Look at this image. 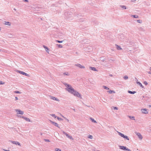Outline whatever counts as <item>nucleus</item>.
Here are the masks:
<instances>
[{"mask_svg":"<svg viewBox=\"0 0 151 151\" xmlns=\"http://www.w3.org/2000/svg\"><path fill=\"white\" fill-rule=\"evenodd\" d=\"M128 117L130 119L132 120H135V117L134 116H128Z\"/></svg>","mask_w":151,"mask_h":151,"instance_id":"nucleus-19","label":"nucleus"},{"mask_svg":"<svg viewBox=\"0 0 151 151\" xmlns=\"http://www.w3.org/2000/svg\"><path fill=\"white\" fill-rule=\"evenodd\" d=\"M110 93H115V92L114 91L110 90L109 91H108Z\"/></svg>","mask_w":151,"mask_h":151,"instance_id":"nucleus-25","label":"nucleus"},{"mask_svg":"<svg viewBox=\"0 0 151 151\" xmlns=\"http://www.w3.org/2000/svg\"><path fill=\"white\" fill-rule=\"evenodd\" d=\"M136 134L138 136L139 139H142V137L140 133L137 132L136 133Z\"/></svg>","mask_w":151,"mask_h":151,"instance_id":"nucleus-9","label":"nucleus"},{"mask_svg":"<svg viewBox=\"0 0 151 151\" xmlns=\"http://www.w3.org/2000/svg\"><path fill=\"white\" fill-rule=\"evenodd\" d=\"M14 92L15 93H21V92H20V91H15Z\"/></svg>","mask_w":151,"mask_h":151,"instance_id":"nucleus-30","label":"nucleus"},{"mask_svg":"<svg viewBox=\"0 0 151 151\" xmlns=\"http://www.w3.org/2000/svg\"><path fill=\"white\" fill-rule=\"evenodd\" d=\"M63 41L62 40V41H59V40H56V42H58V43H62L63 42Z\"/></svg>","mask_w":151,"mask_h":151,"instance_id":"nucleus-32","label":"nucleus"},{"mask_svg":"<svg viewBox=\"0 0 151 151\" xmlns=\"http://www.w3.org/2000/svg\"><path fill=\"white\" fill-rule=\"evenodd\" d=\"M120 40L121 41H124V39L123 38V39H122L121 37L120 38Z\"/></svg>","mask_w":151,"mask_h":151,"instance_id":"nucleus-44","label":"nucleus"},{"mask_svg":"<svg viewBox=\"0 0 151 151\" xmlns=\"http://www.w3.org/2000/svg\"><path fill=\"white\" fill-rule=\"evenodd\" d=\"M147 73H148V74H151V71L147 72Z\"/></svg>","mask_w":151,"mask_h":151,"instance_id":"nucleus-49","label":"nucleus"},{"mask_svg":"<svg viewBox=\"0 0 151 151\" xmlns=\"http://www.w3.org/2000/svg\"><path fill=\"white\" fill-rule=\"evenodd\" d=\"M150 70L151 71V67L150 68Z\"/></svg>","mask_w":151,"mask_h":151,"instance_id":"nucleus-58","label":"nucleus"},{"mask_svg":"<svg viewBox=\"0 0 151 151\" xmlns=\"http://www.w3.org/2000/svg\"><path fill=\"white\" fill-rule=\"evenodd\" d=\"M124 79L126 80L128 78V77L127 76H124Z\"/></svg>","mask_w":151,"mask_h":151,"instance_id":"nucleus-37","label":"nucleus"},{"mask_svg":"<svg viewBox=\"0 0 151 151\" xmlns=\"http://www.w3.org/2000/svg\"><path fill=\"white\" fill-rule=\"evenodd\" d=\"M82 16L81 15V14H77V15H76V16L78 17H79V18H80Z\"/></svg>","mask_w":151,"mask_h":151,"instance_id":"nucleus-31","label":"nucleus"},{"mask_svg":"<svg viewBox=\"0 0 151 151\" xmlns=\"http://www.w3.org/2000/svg\"><path fill=\"white\" fill-rule=\"evenodd\" d=\"M56 45L59 48H62L63 47L60 44H56Z\"/></svg>","mask_w":151,"mask_h":151,"instance_id":"nucleus-26","label":"nucleus"},{"mask_svg":"<svg viewBox=\"0 0 151 151\" xmlns=\"http://www.w3.org/2000/svg\"><path fill=\"white\" fill-rule=\"evenodd\" d=\"M143 83L145 85H147L148 84L147 83L146 81H145L143 82Z\"/></svg>","mask_w":151,"mask_h":151,"instance_id":"nucleus-42","label":"nucleus"},{"mask_svg":"<svg viewBox=\"0 0 151 151\" xmlns=\"http://www.w3.org/2000/svg\"><path fill=\"white\" fill-rule=\"evenodd\" d=\"M131 17H132L134 18H139V16L137 15H132L131 16Z\"/></svg>","mask_w":151,"mask_h":151,"instance_id":"nucleus-21","label":"nucleus"},{"mask_svg":"<svg viewBox=\"0 0 151 151\" xmlns=\"http://www.w3.org/2000/svg\"><path fill=\"white\" fill-rule=\"evenodd\" d=\"M63 134H65L66 135V134H67L65 132H64V131H63Z\"/></svg>","mask_w":151,"mask_h":151,"instance_id":"nucleus-46","label":"nucleus"},{"mask_svg":"<svg viewBox=\"0 0 151 151\" xmlns=\"http://www.w3.org/2000/svg\"><path fill=\"white\" fill-rule=\"evenodd\" d=\"M14 10H16V9H15V8H14Z\"/></svg>","mask_w":151,"mask_h":151,"instance_id":"nucleus-56","label":"nucleus"},{"mask_svg":"<svg viewBox=\"0 0 151 151\" xmlns=\"http://www.w3.org/2000/svg\"><path fill=\"white\" fill-rule=\"evenodd\" d=\"M116 45V47L118 50H120L122 49L120 46Z\"/></svg>","mask_w":151,"mask_h":151,"instance_id":"nucleus-18","label":"nucleus"},{"mask_svg":"<svg viewBox=\"0 0 151 151\" xmlns=\"http://www.w3.org/2000/svg\"><path fill=\"white\" fill-rule=\"evenodd\" d=\"M63 116V118H64L65 119V117H64L63 116Z\"/></svg>","mask_w":151,"mask_h":151,"instance_id":"nucleus-54","label":"nucleus"},{"mask_svg":"<svg viewBox=\"0 0 151 151\" xmlns=\"http://www.w3.org/2000/svg\"><path fill=\"white\" fill-rule=\"evenodd\" d=\"M42 134H43L42 133H41L40 134V135H42Z\"/></svg>","mask_w":151,"mask_h":151,"instance_id":"nucleus-53","label":"nucleus"},{"mask_svg":"<svg viewBox=\"0 0 151 151\" xmlns=\"http://www.w3.org/2000/svg\"><path fill=\"white\" fill-rule=\"evenodd\" d=\"M15 98L16 100H18V98L17 97H15Z\"/></svg>","mask_w":151,"mask_h":151,"instance_id":"nucleus-50","label":"nucleus"},{"mask_svg":"<svg viewBox=\"0 0 151 151\" xmlns=\"http://www.w3.org/2000/svg\"><path fill=\"white\" fill-rule=\"evenodd\" d=\"M18 116L19 117H20V118H22L24 119V118H25V117H24L23 116H21V115H19V116Z\"/></svg>","mask_w":151,"mask_h":151,"instance_id":"nucleus-39","label":"nucleus"},{"mask_svg":"<svg viewBox=\"0 0 151 151\" xmlns=\"http://www.w3.org/2000/svg\"><path fill=\"white\" fill-rule=\"evenodd\" d=\"M109 76H112V74H110L109 75Z\"/></svg>","mask_w":151,"mask_h":151,"instance_id":"nucleus-52","label":"nucleus"},{"mask_svg":"<svg viewBox=\"0 0 151 151\" xmlns=\"http://www.w3.org/2000/svg\"><path fill=\"white\" fill-rule=\"evenodd\" d=\"M90 69L94 71H98V70L96 69V68L94 67H89Z\"/></svg>","mask_w":151,"mask_h":151,"instance_id":"nucleus-11","label":"nucleus"},{"mask_svg":"<svg viewBox=\"0 0 151 151\" xmlns=\"http://www.w3.org/2000/svg\"><path fill=\"white\" fill-rule=\"evenodd\" d=\"M16 111L18 112L17 113L18 114L22 115L24 114V112L23 111H21L19 109H17L16 110Z\"/></svg>","mask_w":151,"mask_h":151,"instance_id":"nucleus-10","label":"nucleus"},{"mask_svg":"<svg viewBox=\"0 0 151 151\" xmlns=\"http://www.w3.org/2000/svg\"><path fill=\"white\" fill-rule=\"evenodd\" d=\"M114 109L115 110L118 109V108L117 107H114Z\"/></svg>","mask_w":151,"mask_h":151,"instance_id":"nucleus-43","label":"nucleus"},{"mask_svg":"<svg viewBox=\"0 0 151 151\" xmlns=\"http://www.w3.org/2000/svg\"><path fill=\"white\" fill-rule=\"evenodd\" d=\"M66 18L69 20H72V17L71 16H66Z\"/></svg>","mask_w":151,"mask_h":151,"instance_id":"nucleus-22","label":"nucleus"},{"mask_svg":"<svg viewBox=\"0 0 151 151\" xmlns=\"http://www.w3.org/2000/svg\"><path fill=\"white\" fill-rule=\"evenodd\" d=\"M9 141L11 142L12 143H13V144H15L17 145H18L20 146H21V144L20 143H19V142L17 141H13L12 140H10Z\"/></svg>","mask_w":151,"mask_h":151,"instance_id":"nucleus-5","label":"nucleus"},{"mask_svg":"<svg viewBox=\"0 0 151 151\" xmlns=\"http://www.w3.org/2000/svg\"><path fill=\"white\" fill-rule=\"evenodd\" d=\"M121 8H122L123 9H127L126 6L124 5H120V6Z\"/></svg>","mask_w":151,"mask_h":151,"instance_id":"nucleus-23","label":"nucleus"},{"mask_svg":"<svg viewBox=\"0 0 151 151\" xmlns=\"http://www.w3.org/2000/svg\"><path fill=\"white\" fill-rule=\"evenodd\" d=\"M88 138L90 139H92L93 138V136L91 135H89L88 136Z\"/></svg>","mask_w":151,"mask_h":151,"instance_id":"nucleus-35","label":"nucleus"},{"mask_svg":"<svg viewBox=\"0 0 151 151\" xmlns=\"http://www.w3.org/2000/svg\"><path fill=\"white\" fill-rule=\"evenodd\" d=\"M43 46L44 47V48L45 49L46 51L48 53H49V50L47 46L44 45H43Z\"/></svg>","mask_w":151,"mask_h":151,"instance_id":"nucleus-12","label":"nucleus"},{"mask_svg":"<svg viewBox=\"0 0 151 151\" xmlns=\"http://www.w3.org/2000/svg\"><path fill=\"white\" fill-rule=\"evenodd\" d=\"M137 22L138 23H142V21L141 20H137Z\"/></svg>","mask_w":151,"mask_h":151,"instance_id":"nucleus-36","label":"nucleus"},{"mask_svg":"<svg viewBox=\"0 0 151 151\" xmlns=\"http://www.w3.org/2000/svg\"><path fill=\"white\" fill-rule=\"evenodd\" d=\"M50 121L51 123H52V124H53L56 127H58L60 128V127L59 126L58 124L57 123L51 120H50Z\"/></svg>","mask_w":151,"mask_h":151,"instance_id":"nucleus-7","label":"nucleus"},{"mask_svg":"<svg viewBox=\"0 0 151 151\" xmlns=\"http://www.w3.org/2000/svg\"><path fill=\"white\" fill-rule=\"evenodd\" d=\"M65 15H71V14H70V13L68 12H65Z\"/></svg>","mask_w":151,"mask_h":151,"instance_id":"nucleus-27","label":"nucleus"},{"mask_svg":"<svg viewBox=\"0 0 151 151\" xmlns=\"http://www.w3.org/2000/svg\"><path fill=\"white\" fill-rule=\"evenodd\" d=\"M51 99L54 100H56V101H59V100L58 99L56 98L54 96H51L50 98Z\"/></svg>","mask_w":151,"mask_h":151,"instance_id":"nucleus-13","label":"nucleus"},{"mask_svg":"<svg viewBox=\"0 0 151 151\" xmlns=\"http://www.w3.org/2000/svg\"><path fill=\"white\" fill-rule=\"evenodd\" d=\"M118 134L120 136L122 137L127 140H129V137L125 135L124 134L119 132H118Z\"/></svg>","mask_w":151,"mask_h":151,"instance_id":"nucleus-2","label":"nucleus"},{"mask_svg":"<svg viewBox=\"0 0 151 151\" xmlns=\"http://www.w3.org/2000/svg\"><path fill=\"white\" fill-rule=\"evenodd\" d=\"M119 147L120 149L122 150H123L131 151V150L127 148V147L125 146H119Z\"/></svg>","mask_w":151,"mask_h":151,"instance_id":"nucleus-3","label":"nucleus"},{"mask_svg":"<svg viewBox=\"0 0 151 151\" xmlns=\"http://www.w3.org/2000/svg\"><path fill=\"white\" fill-rule=\"evenodd\" d=\"M17 72L22 74L23 75H25L28 77H30L29 75V74H27V73H25L24 72L22 71H20V70H17Z\"/></svg>","mask_w":151,"mask_h":151,"instance_id":"nucleus-4","label":"nucleus"},{"mask_svg":"<svg viewBox=\"0 0 151 151\" xmlns=\"http://www.w3.org/2000/svg\"><path fill=\"white\" fill-rule=\"evenodd\" d=\"M24 119H25V120L27 122H30V119L29 118H27L25 117V118H24Z\"/></svg>","mask_w":151,"mask_h":151,"instance_id":"nucleus-24","label":"nucleus"},{"mask_svg":"<svg viewBox=\"0 0 151 151\" xmlns=\"http://www.w3.org/2000/svg\"><path fill=\"white\" fill-rule=\"evenodd\" d=\"M23 1H25V2H27L28 1V0H23Z\"/></svg>","mask_w":151,"mask_h":151,"instance_id":"nucleus-48","label":"nucleus"},{"mask_svg":"<svg viewBox=\"0 0 151 151\" xmlns=\"http://www.w3.org/2000/svg\"><path fill=\"white\" fill-rule=\"evenodd\" d=\"M1 27H0V31H1Z\"/></svg>","mask_w":151,"mask_h":151,"instance_id":"nucleus-55","label":"nucleus"},{"mask_svg":"<svg viewBox=\"0 0 151 151\" xmlns=\"http://www.w3.org/2000/svg\"><path fill=\"white\" fill-rule=\"evenodd\" d=\"M67 121H68V119H67Z\"/></svg>","mask_w":151,"mask_h":151,"instance_id":"nucleus-57","label":"nucleus"},{"mask_svg":"<svg viewBox=\"0 0 151 151\" xmlns=\"http://www.w3.org/2000/svg\"><path fill=\"white\" fill-rule=\"evenodd\" d=\"M63 134H65L66 135V134H67L65 132H64V131H63Z\"/></svg>","mask_w":151,"mask_h":151,"instance_id":"nucleus-45","label":"nucleus"},{"mask_svg":"<svg viewBox=\"0 0 151 151\" xmlns=\"http://www.w3.org/2000/svg\"><path fill=\"white\" fill-rule=\"evenodd\" d=\"M63 75H64L68 76L69 75V74L68 72H67V73H63Z\"/></svg>","mask_w":151,"mask_h":151,"instance_id":"nucleus-34","label":"nucleus"},{"mask_svg":"<svg viewBox=\"0 0 151 151\" xmlns=\"http://www.w3.org/2000/svg\"><path fill=\"white\" fill-rule=\"evenodd\" d=\"M68 138H69L70 139H72V140H73V138H72V137L70 136V135H69L68 134H66V135Z\"/></svg>","mask_w":151,"mask_h":151,"instance_id":"nucleus-14","label":"nucleus"},{"mask_svg":"<svg viewBox=\"0 0 151 151\" xmlns=\"http://www.w3.org/2000/svg\"><path fill=\"white\" fill-rule=\"evenodd\" d=\"M103 88L106 89H109V88H108V87L106 86H103Z\"/></svg>","mask_w":151,"mask_h":151,"instance_id":"nucleus-28","label":"nucleus"},{"mask_svg":"<svg viewBox=\"0 0 151 151\" xmlns=\"http://www.w3.org/2000/svg\"><path fill=\"white\" fill-rule=\"evenodd\" d=\"M55 150L56 151H61V150L60 149L56 148L55 149Z\"/></svg>","mask_w":151,"mask_h":151,"instance_id":"nucleus-38","label":"nucleus"},{"mask_svg":"<svg viewBox=\"0 0 151 151\" xmlns=\"http://www.w3.org/2000/svg\"><path fill=\"white\" fill-rule=\"evenodd\" d=\"M73 110L74 111H76V110L75 109H73Z\"/></svg>","mask_w":151,"mask_h":151,"instance_id":"nucleus-51","label":"nucleus"},{"mask_svg":"<svg viewBox=\"0 0 151 151\" xmlns=\"http://www.w3.org/2000/svg\"><path fill=\"white\" fill-rule=\"evenodd\" d=\"M150 107H151V106L150 105H149Z\"/></svg>","mask_w":151,"mask_h":151,"instance_id":"nucleus-59","label":"nucleus"},{"mask_svg":"<svg viewBox=\"0 0 151 151\" xmlns=\"http://www.w3.org/2000/svg\"><path fill=\"white\" fill-rule=\"evenodd\" d=\"M75 65L76 66L81 68H85V67L84 66H82L80 64H75Z\"/></svg>","mask_w":151,"mask_h":151,"instance_id":"nucleus-8","label":"nucleus"},{"mask_svg":"<svg viewBox=\"0 0 151 151\" xmlns=\"http://www.w3.org/2000/svg\"><path fill=\"white\" fill-rule=\"evenodd\" d=\"M90 119L92 122L95 123H97V122H96V121L94 120V119H93L92 118H90Z\"/></svg>","mask_w":151,"mask_h":151,"instance_id":"nucleus-20","label":"nucleus"},{"mask_svg":"<svg viewBox=\"0 0 151 151\" xmlns=\"http://www.w3.org/2000/svg\"><path fill=\"white\" fill-rule=\"evenodd\" d=\"M4 83V82H3L1 81H0V85L3 84Z\"/></svg>","mask_w":151,"mask_h":151,"instance_id":"nucleus-41","label":"nucleus"},{"mask_svg":"<svg viewBox=\"0 0 151 151\" xmlns=\"http://www.w3.org/2000/svg\"><path fill=\"white\" fill-rule=\"evenodd\" d=\"M65 86L67 87V91L70 93H72L75 96H77L81 99V95L78 92L73 89V87L69 84L66 83L65 84Z\"/></svg>","mask_w":151,"mask_h":151,"instance_id":"nucleus-1","label":"nucleus"},{"mask_svg":"<svg viewBox=\"0 0 151 151\" xmlns=\"http://www.w3.org/2000/svg\"><path fill=\"white\" fill-rule=\"evenodd\" d=\"M141 111L143 114H146L148 113V111L146 109H142L141 110Z\"/></svg>","mask_w":151,"mask_h":151,"instance_id":"nucleus-6","label":"nucleus"},{"mask_svg":"<svg viewBox=\"0 0 151 151\" xmlns=\"http://www.w3.org/2000/svg\"><path fill=\"white\" fill-rule=\"evenodd\" d=\"M128 92L129 93L131 94H134L136 92L135 91H129V90L128 91Z\"/></svg>","mask_w":151,"mask_h":151,"instance_id":"nucleus-16","label":"nucleus"},{"mask_svg":"<svg viewBox=\"0 0 151 151\" xmlns=\"http://www.w3.org/2000/svg\"><path fill=\"white\" fill-rule=\"evenodd\" d=\"M5 24L6 25H7L8 26H10L11 25V23L10 22H5Z\"/></svg>","mask_w":151,"mask_h":151,"instance_id":"nucleus-17","label":"nucleus"},{"mask_svg":"<svg viewBox=\"0 0 151 151\" xmlns=\"http://www.w3.org/2000/svg\"><path fill=\"white\" fill-rule=\"evenodd\" d=\"M137 84H138L141 87H142V88H144V86H142V83H140L139 82L137 81Z\"/></svg>","mask_w":151,"mask_h":151,"instance_id":"nucleus-15","label":"nucleus"},{"mask_svg":"<svg viewBox=\"0 0 151 151\" xmlns=\"http://www.w3.org/2000/svg\"><path fill=\"white\" fill-rule=\"evenodd\" d=\"M57 119L59 120V121H63V119L59 118V117H57Z\"/></svg>","mask_w":151,"mask_h":151,"instance_id":"nucleus-29","label":"nucleus"},{"mask_svg":"<svg viewBox=\"0 0 151 151\" xmlns=\"http://www.w3.org/2000/svg\"><path fill=\"white\" fill-rule=\"evenodd\" d=\"M114 60L112 59H110V60H109V61L111 62H113Z\"/></svg>","mask_w":151,"mask_h":151,"instance_id":"nucleus-47","label":"nucleus"},{"mask_svg":"<svg viewBox=\"0 0 151 151\" xmlns=\"http://www.w3.org/2000/svg\"><path fill=\"white\" fill-rule=\"evenodd\" d=\"M51 115L52 116L54 117L55 118L56 117L57 118V116L55 114H51Z\"/></svg>","mask_w":151,"mask_h":151,"instance_id":"nucleus-33","label":"nucleus"},{"mask_svg":"<svg viewBox=\"0 0 151 151\" xmlns=\"http://www.w3.org/2000/svg\"><path fill=\"white\" fill-rule=\"evenodd\" d=\"M44 140L45 142H50V140L48 139H44Z\"/></svg>","mask_w":151,"mask_h":151,"instance_id":"nucleus-40","label":"nucleus"}]
</instances>
